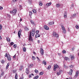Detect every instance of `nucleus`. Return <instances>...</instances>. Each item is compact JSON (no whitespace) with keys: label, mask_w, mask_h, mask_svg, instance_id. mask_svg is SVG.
<instances>
[{"label":"nucleus","mask_w":79,"mask_h":79,"mask_svg":"<svg viewBox=\"0 0 79 79\" xmlns=\"http://www.w3.org/2000/svg\"><path fill=\"white\" fill-rule=\"evenodd\" d=\"M62 29L63 31V33L64 34H66V29H65V27L63 26H61Z\"/></svg>","instance_id":"1"},{"label":"nucleus","mask_w":79,"mask_h":79,"mask_svg":"<svg viewBox=\"0 0 79 79\" xmlns=\"http://www.w3.org/2000/svg\"><path fill=\"white\" fill-rule=\"evenodd\" d=\"M52 35L54 37H56V38H57V39H58V38H59V36H58V35L55 32H53Z\"/></svg>","instance_id":"2"},{"label":"nucleus","mask_w":79,"mask_h":79,"mask_svg":"<svg viewBox=\"0 0 79 79\" xmlns=\"http://www.w3.org/2000/svg\"><path fill=\"white\" fill-rule=\"evenodd\" d=\"M54 71H55L56 70V69L59 68V66L57 64H54Z\"/></svg>","instance_id":"3"},{"label":"nucleus","mask_w":79,"mask_h":79,"mask_svg":"<svg viewBox=\"0 0 79 79\" xmlns=\"http://www.w3.org/2000/svg\"><path fill=\"white\" fill-rule=\"evenodd\" d=\"M21 32H22V31L21 30H20L18 32V35L19 39H20L21 38L20 36L21 34Z\"/></svg>","instance_id":"4"},{"label":"nucleus","mask_w":79,"mask_h":79,"mask_svg":"<svg viewBox=\"0 0 79 79\" xmlns=\"http://www.w3.org/2000/svg\"><path fill=\"white\" fill-rule=\"evenodd\" d=\"M40 53L42 55H44V49L42 48H40Z\"/></svg>","instance_id":"5"},{"label":"nucleus","mask_w":79,"mask_h":79,"mask_svg":"<svg viewBox=\"0 0 79 79\" xmlns=\"http://www.w3.org/2000/svg\"><path fill=\"white\" fill-rule=\"evenodd\" d=\"M32 36L31 35V31L30 32V35L29 36V40L31 41H32Z\"/></svg>","instance_id":"6"},{"label":"nucleus","mask_w":79,"mask_h":79,"mask_svg":"<svg viewBox=\"0 0 79 79\" xmlns=\"http://www.w3.org/2000/svg\"><path fill=\"white\" fill-rule=\"evenodd\" d=\"M7 59L8 61H11V56H10V54H9V56H7Z\"/></svg>","instance_id":"7"},{"label":"nucleus","mask_w":79,"mask_h":79,"mask_svg":"<svg viewBox=\"0 0 79 79\" xmlns=\"http://www.w3.org/2000/svg\"><path fill=\"white\" fill-rule=\"evenodd\" d=\"M35 30H32V36H34V34H35Z\"/></svg>","instance_id":"8"},{"label":"nucleus","mask_w":79,"mask_h":79,"mask_svg":"<svg viewBox=\"0 0 79 79\" xmlns=\"http://www.w3.org/2000/svg\"><path fill=\"white\" fill-rule=\"evenodd\" d=\"M71 60H73L74 59V55H70V56Z\"/></svg>","instance_id":"9"},{"label":"nucleus","mask_w":79,"mask_h":79,"mask_svg":"<svg viewBox=\"0 0 79 79\" xmlns=\"http://www.w3.org/2000/svg\"><path fill=\"white\" fill-rule=\"evenodd\" d=\"M44 28H45L46 30H48L49 29V28L46 25H45L44 26Z\"/></svg>","instance_id":"10"},{"label":"nucleus","mask_w":79,"mask_h":79,"mask_svg":"<svg viewBox=\"0 0 79 79\" xmlns=\"http://www.w3.org/2000/svg\"><path fill=\"white\" fill-rule=\"evenodd\" d=\"M12 11L14 15H15L16 13V12H17V10L15 9H13Z\"/></svg>","instance_id":"11"},{"label":"nucleus","mask_w":79,"mask_h":79,"mask_svg":"<svg viewBox=\"0 0 79 79\" xmlns=\"http://www.w3.org/2000/svg\"><path fill=\"white\" fill-rule=\"evenodd\" d=\"M73 72V70L72 69H71L70 71H69V75H71V76H72V73Z\"/></svg>","instance_id":"12"},{"label":"nucleus","mask_w":79,"mask_h":79,"mask_svg":"<svg viewBox=\"0 0 79 79\" xmlns=\"http://www.w3.org/2000/svg\"><path fill=\"white\" fill-rule=\"evenodd\" d=\"M79 75V72H76V75L75 76V77H77Z\"/></svg>","instance_id":"13"},{"label":"nucleus","mask_w":79,"mask_h":79,"mask_svg":"<svg viewBox=\"0 0 79 79\" xmlns=\"http://www.w3.org/2000/svg\"><path fill=\"white\" fill-rule=\"evenodd\" d=\"M40 35L38 34H37L35 35V38H37V37H40Z\"/></svg>","instance_id":"14"},{"label":"nucleus","mask_w":79,"mask_h":79,"mask_svg":"<svg viewBox=\"0 0 79 79\" xmlns=\"http://www.w3.org/2000/svg\"><path fill=\"white\" fill-rule=\"evenodd\" d=\"M25 72L27 74H29V69H28V68L26 69V70Z\"/></svg>","instance_id":"15"},{"label":"nucleus","mask_w":79,"mask_h":79,"mask_svg":"<svg viewBox=\"0 0 79 79\" xmlns=\"http://www.w3.org/2000/svg\"><path fill=\"white\" fill-rule=\"evenodd\" d=\"M54 22H50L49 23V26H51V25H52V24H54Z\"/></svg>","instance_id":"16"},{"label":"nucleus","mask_w":79,"mask_h":79,"mask_svg":"<svg viewBox=\"0 0 79 79\" xmlns=\"http://www.w3.org/2000/svg\"><path fill=\"white\" fill-rule=\"evenodd\" d=\"M31 22L33 25L34 26H35V22H34V21H33V20H31Z\"/></svg>","instance_id":"17"},{"label":"nucleus","mask_w":79,"mask_h":79,"mask_svg":"<svg viewBox=\"0 0 79 79\" xmlns=\"http://www.w3.org/2000/svg\"><path fill=\"white\" fill-rule=\"evenodd\" d=\"M3 74H4V71H2L1 73V74L0 75V77H2V76H3Z\"/></svg>","instance_id":"18"},{"label":"nucleus","mask_w":79,"mask_h":79,"mask_svg":"<svg viewBox=\"0 0 79 79\" xmlns=\"http://www.w3.org/2000/svg\"><path fill=\"white\" fill-rule=\"evenodd\" d=\"M15 79H18V74H17V73H15Z\"/></svg>","instance_id":"19"},{"label":"nucleus","mask_w":79,"mask_h":79,"mask_svg":"<svg viewBox=\"0 0 79 79\" xmlns=\"http://www.w3.org/2000/svg\"><path fill=\"white\" fill-rule=\"evenodd\" d=\"M64 60L66 61H68L69 60V58H68L67 57H64Z\"/></svg>","instance_id":"20"},{"label":"nucleus","mask_w":79,"mask_h":79,"mask_svg":"<svg viewBox=\"0 0 79 79\" xmlns=\"http://www.w3.org/2000/svg\"><path fill=\"white\" fill-rule=\"evenodd\" d=\"M33 12L34 14H36L37 13V11H36V10H33Z\"/></svg>","instance_id":"21"},{"label":"nucleus","mask_w":79,"mask_h":79,"mask_svg":"<svg viewBox=\"0 0 79 79\" xmlns=\"http://www.w3.org/2000/svg\"><path fill=\"white\" fill-rule=\"evenodd\" d=\"M9 66H10V63H8L7 64L6 66V69H8V67H9Z\"/></svg>","instance_id":"22"},{"label":"nucleus","mask_w":79,"mask_h":79,"mask_svg":"<svg viewBox=\"0 0 79 79\" xmlns=\"http://www.w3.org/2000/svg\"><path fill=\"white\" fill-rule=\"evenodd\" d=\"M42 64H44L45 65H47V63H46V62L44 60L43 61Z\"/></svg>","instance_id":"23"},{"label":"nucleus","mask_w":79,"mask_h":79,"mask_svg":"<svg viewBox=\"0 0 79 79\" xmlns=\"http://www.w3.org/2000/svg\"><path fill=\"white\" fill-rule=\"evenodd\" d=\"M61 74V71L59 70V72H58L57 73V75H58V76H59V75H60Z\"/></svg>","instance_id":"24"},{"label":"nucleus","mask_w":79,"mask_h":79,"mask_svg":"<svg viewBox=\"0 0 79 79\" xmlns=\"http://www.w3.org/2000/svg\"><path fill=\"white\" fill-rule=\"evenodd\" d=\"M51 4H52V2H50L48 3H47L46 4V5H47L48 6H49L50 5H51Z\"/></svg>","instance_id":"25"},{"label":"nucleus","mask_w":79,"mask_h":79,"mask_svg":"<svg viewBox=\"0 0 79 79\" xmlns=\"http://www.w3.org/2000/svg\"><path fill=\"white\" fill-rule=\"evenodd\" d=\"M6 40L7 41V42L10 41V38L6 37Z\"/></svg>","instance_id":"26"},{"label":"nucleus","mask_w":79,"mask_h":79,"mask_svg":"<svg viewBox=\"0 0 79 79\" xmlns=\"http://www.w3.org/2000/svg\"><path fill=\"white\" fill-rule=\"evenodd\" d=\"M23 66L21 65L19 68V70H20V71H21V70L23 69Z\"/></svg>","instance_id":"27"},{"label":"nucleus","mask_w":79,"mask_h":79,"mask_svg":"<svg viewBox=\"0 0 79 79\" xmlns=\"http://www.w3.org/2000/svg\"><path fill=\"white\" fill-rule=\"evenodd\" d=\"M39 78V76H37L34 77V79H37Z\"/></svg>","instance_id":"28"},{"label":"nucleus","mask_w":79,"mask_h":79,"mask_svg":"<svg viewBox=\"0 0 79 79\" xmlns=\"http://www.w3.org/2000/svg\"><path fill=\"white\" fill-rule=\"evenodd\" d=\"M1 63H2V64H3V63H5V60H2L1 61Z\"/></svg>","instance_id":"29"},{"label":"nucleus","mask_w":79,"mask_h":79,"mask_svg":"<svg viewBox=\"0 0 79 79\" xmlns=\"http://www.w3.org/2000/svg\"><path fill=\"white\" fill-rule=\"evenodd\" d=\"M60 5L59 4H56V6L57 8H58L59 7H60Z\"/></svg>","instance_id":"30"},{"label":"nucleus","mask_w":79,"mask_h":79,"mask_svg":"<svg viewBox=\"0 0 79 79\" xmlns=\"http://www.w3.org/2000/svg\"><path fill=\"white\" fill-rule=\"evenodd\" d=\"M48 70H49V69H51V65H49L48 66Z\"/></svg>","instance_id":"31"},{"label":"nucleus","mask_w":79,"mask_h":79,"mask_svg":"<svg viewBox=\"0 0 79 79\" xmlns=\"http://www.w3.org/2000/svg\"><path fill=\"white\" fill-rule=\"evenodd\" d=\"M23 52H26V48H23Z\"/></svg>","instance_id":"32"},{"label":"nucleus","mask_w":79,"mask_h":79,"mask_svg":"<svg viewBox=\"0 0 79 79\" xmlns=\"http://www.w3.org/2000/svg\"><path fill=\"white\" fill-rule=\"evenodd\" d=\"M19 9H23V6L21 5H20L19 6Z\"/></svg>","instance_id":"33"},{"label":"nucleus","mask_w":79,"mask_h":79,"mask_svg":"<svg viewBox=\"0 0 79 79\" xmlns=\"http://www.w3.org/2000/svg\"><path fill=\"white\" fill-rule=\"evenodd\" d=\"M29 13V15L30 16H32V12L31 11H30Z\"/></svg>","instance_id":"34"},{"label":"nucleus","mask_w":79,"mask_h":79,"mask_svg":"<svg viewBox=\"0 0 79 79\" xmlns=\"http://www.w3.org/2000/svg\"><path fill=\"white\" fill-rule=\"evenodd\" d=\"M33 66L34 64H30V65L29 66V67H30V68H31V67H33Z\"/></svg>","instance_id":"35"},{"label":"nucleus","mask_w":79,"mask_h":79,"mask_svg":"<svg viewBox=\"0 0 79 79\" xmlns=\"http://www.w3.org/2000/svg\"><path fill=\"white\" fill-rule=\"evenodd\" d=\"M44 74V72H41L40 73V75H43Z\"/></svg>","instance_id":"36"},{"label":"nucleus","mask_w":79,"mask_h":79,"mask_svg":"<svg viewBox=\"0 0 79 79\" xmlns=\"http://www.w3.org/2000/svg\"><path fill=\"white\" fill-rule=\"evenodd\" d=\"M32 59L33 60H35V57L34 56H32Z\"/></svg>","instance_id":"37"},{"label":"nucleus","mask_w":79,"mask_h":79,"mask_svg":"<svg viewBox=\"0 0 79 79\" xmlns=\"http://www.w3.org/2000/svg\"><path fill=\"white\" fill-rule=\"evenodd\" d=\"M35 72L36 73H39V71L36 69H35Z\"/></svg>","instance_id":"38"},{"label":"nucleus","mask_w":79,"mask_h":79,"mask_svg":"<svg viewBox=\"0 0 79 79\" xmlns=\"http://www.w3.org/2000/svg\"><path fill=\"white\" fill-rule=\"evenodd\" d=\"M6 16L7 17H9V18H10V15L9 14H7Z\"/></svg>","instance_id":"39"},{"label":"nucleus","mask_w":79,"mask_h":79,"mask_svg":"<svg viewBox=\"0 0 79 79\" xmlns=\"http://www.w3.org/2000/svg\"><path fill=\"white\" fill-rule=\"evenodd\" d=\"M18 0H13L12 2H16Z\"/></svg>","instance_id":"40"},{"label":"nucleus","mask_w":79,"mask_h":79,"mask_svg":"<svg viewBox=\"0 0 79 79\" xmlns=\"http://www.w3.org/2000/svg\"><path fill=\"white\" fill-rule=\"evenodd\" d=\"M39 31H38V30H37L36 32H35V33L36 34H38L39 33Z\"/></svg>","instance_id":"41"},{"label":"nucleus","mask_w":79,"mask_h":79,"mask_svg":"<svg viewBox=\"0 0 79 79\" xmlns=\"http://www.w3.org/2000/svg\"><path fill=\"white\" fill-rule=\"evenodd\" d=\"M62 53H66V51L65 50H63L62 51Z\"/></svg>","instance_id":"42"},{"label":"nucleus","mask_w":79,"mask_h":79,"mask_svg":"<svg viewBox=\"0 0 79 79\" xmlns=\"http://www.w3.org/2000/svg\"><path fill=\"white\" fill-rule=\"evenodd\" d=\"M76 14H75L73 15L72 16L73 17H76Z\"/></svg>","instance_id":"43"},{"label":"nucleus","mask_w":79,"mask_h":79,"mask_svg":"<svg viewBox=\"0 0 79 79\" xmlns=\"http://www.w3.org/2000/svg\"><path fill=\"white\" fill-rule=\"evenodd\" d=\"M69 67L70 68H73V65H71L70 66H69Z\"/></svg>","instance_id":"44"},{"label":"nucleus","mask_w":79,"mask_h":79,"mask_svg":"<svg viewBox=\"0 0 79 79\" xmlns=\"http://www.w3.org/2000/svg\"><path fill=\"white\" fill-rule=\"evenodd\" d=\"M16 44H15L14 45L13 47H14V48H16Z\"/></svg>","instance_id":"45"},{"label":"nucleus","mask_w":79,"mask_h":79,"mask_svg":"<svg viewBox=\"0 0 79 79\" xmlns=\"http://www.w3.org/2000/svg\"><path fill=\"white\" fill-rule=\"evenodd\" d=\"M76 27L77 29H79V26L77 25L76 26Z\"/></svg>","instance_id":"46"},{"label":"nucleus","mask_w":79,"mask_h":79,"mask_svg":"<svg viewBox=\"0 0 79 79\" xmlns=\"http://www.w3.org/2000/svg\"><path fill=\"white\" fill-rule=\"evenodd\" d=\"M13 44H14V43L13 42H11L10 43V44L11 45H13Z\"/></svg>","instance_id":"47"},{"label":"nucleus","mask_w":79,"mask_h":79,"mask_svg":"<svg viewBox=\"0 0 79 79\" xmlns=\"http://www.w3.org/2000/svg\"><path fill=\"white\" fill-rule=\"evenodd\" d=\"M13 73H16V70H13Z\"/></svg>","instance_id":"48"},{"label":"nucleus","mask_w":79,"mask_h":79,"mask_svg":"<svg viewBox=\"0 0 79 79\" xmlns=\"http://www.w3.org/2000/svg\"><path fill=\"white\" fill-rule=\"evenodd\" d=\"M0 10H3V7L0 6Z\"/></svg>","instance_id":"49"},{"label":"nucleus","mask_w":79,"mask_h":79,"mask_svg":"<svg viewBox=\"0 0 79 79\" xmlns=\"http://www.w3.org/2000/svg\"><path fill=\"white\" fill-rule=\"evenodd\" d=\"M29 77L30 78V77H32V75L30 74V75H29Z\"/></svg>","instance_id":"50"},{"label":"nucleus","mask_w":79,"mask_h":79,"mask_svg":"<svg viewBox=\"0 0 79 79\" xmlns=\"http://www.w3.org/2000/svg\"><path fill=\"white\" fill-rule=\"evenodd\" d=\"M5 57H7L8 56V55H7V53H6L5 55Z\"/></svg>","instance_id":"51"},{"label":"nucleus","mask_w":79,"mask_h":79,"mask_svg":"<svg viewBox=\"0 0 79 79\" xmlns=\"http://www.w3.org/2000/svg\"><path fill=\"white\" fill-rule=\"evenodd\" d=\"M42 3H39V5L40 6H42Z\"/></svg>","instance_id":"52"},{"label":"nucleus","mask_w":79,"mask_h":79,"mask_svg":"<svg viewBox=\"0 0 79 79\" xmlns=\"http://www.w3.org/2000/svg\"><path fill=\"white\" fill-rule=\"evenodd\" d=\"M2 25H0V29L1 30H2Z\"/></svg>","instance_id":"53"},{"label":"nucleus","mask_w":79,"mask_h":79,"mask_svg":"<svg viewBox=\"0 0 79 79\" xmlns=\"http://www.w3.org/2000/svg\"><path fill=\"white\" fill-rule=\"evenodd\" d=\"M19 79H24V77H21Z\"/></svg>","instance_id":"54"},{"label":"nucleus","mask_w":79,"mask_h":79,"mask_svg":"<svg viewBox=\"0 0 79 79\" xmlns=\"http://www.w3.org/2000/svg\"><path fill=\"white\" fill-rule=\"evenodd\" d=\"M64 14H65L66 15H67V12L65 11V12L64 13Z\"/></svg>","instance_id":"55"},{"label":"nucleus","mask_w":79,"mask_h":79,"mask_svg":"<svg viewBox=\"0 0 79 79\" xmlns=\"http://www.w3.org/2000/svg\"><path fill=\"white\" fill-rule=\"evenodd\" d=\"M64 18H66V17H67V16L66 15H64Z\"/></svg>","instance_id":"56"},{"label":"nucleus","mask_w":79,"mask_h":79,"mask_svg":"<svg viewBox=\"0 0 79 79\" xmlns=\"http://www.w3.org/2000/svg\"><path fill=\"white\" fill-rule=\"evenodd\" d=\"M71 5H72V7H74V4H71Z\"/></svg>","instance_id":"57"},{"label":"nucleus","mask_w":79,"mask_h":79,"mask_svg":"<svg viewBox=\"0 0 79 79\" xmlns=\"http://www.w3.org/2000/svg\"><path fill=\"white\" fill-rule=\"evenodd\" d=\"M13 58H16V56L15 55L13 56Z\"/></svg>","instance_id":"58"},{"label":"nucleus","mask_w":79,"mask_h":79,"mask_svg":"<svg viewBox=\"0 0 79 79\" xmlns=\"http://www.w3.org/2000/svg\"><path fill=\"white\" fill-rule=\"evenodd\" d=\"M37 59H38V60H40L39 59V57H36Z\"/></svg>","instance_id":"59"},{"label":"nucleus","mask_w":79,"mask_h":79,"mask_svg":"<svg viewBox=\"0 0 79 79\" xmlns=\"http://www.w3.org/2000/svg\"><path fill=\"white\" fill-rule=\"evenodd\" d=\"M10 13H13V10H12V11H10Z\"/></svg>","instance_id":"60"},{"label":"nucleus","mask_w":79,"mask_h":79,"mask_svg":"<svg viewBox=\"0 0 79 79\" xmlns=\"http://www.w3.org/2000/svg\"><path fill=\"white\" fill-rule=\"evenodd\" d=\"M38 43H40V40H38L37 41Z\"/></svg>","instance_id":"61"},{"label":"nucleus","mask_w":79,"mask_h":79,"mask_svg":"<svg viewBox=\"0 0 79 79\" xmlns=\"http://www.w3.org/2000/svg\"><path fill=\"white\" fill-rule=\"evenodd\" d=\"M22 19H21V18H20V21L21 22V21H22Z\"/></svg>","instance_id":"62"},{"label":"nucleus","mask_w":79,"mask_h":79,"mask_svg":"<svg viewBox=\"0 0 79 79\" xmlns=\"http://www.w3.org/2000/svg\"><path fill=\"white\" fill-rule=\"evenodd\" d=\"M72 50H73V51H74V48H73L72 49Z\"/></svg>","instance_id":"63"},{"label":"nucleus","mask_w":79,"mask_h":79,"mask_svg":"<svg viewBox=\"0 0 79 79\" xmlns=\"http://www.w3.org/2000/svg\"><path fill=\"white\" fill-rule=\"evenodd\" d=\"M0 39H2V36L1 35H0Z\"/></svg>","instance_id":"64"}]
</instances>
